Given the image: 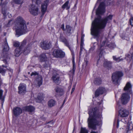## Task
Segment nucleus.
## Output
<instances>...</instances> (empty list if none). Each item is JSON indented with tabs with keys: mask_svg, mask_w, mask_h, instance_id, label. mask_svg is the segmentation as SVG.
I'll return each instance as SVG.
<instances>
[{
	"mask_svg": "<svg viewBox=\"0 0 133 133\" xmlns=\"http://www.w3.org/2000/svg\"><path fill=\"white\" fill-rule=\"evenodd\" d=\"M84 34H82V36H81V40L82 42V41L83 39L84 38Z\"/></svg>",
	"mask_w": 133,
	"mask_h": 133,
	"instance_id": "obj_53",
	"label": "nucleus"
},
{
	"mask_svg": "<svg viewBox=\"0 0 133 133\" xmlns=\"http://www.w3.org/2000/svg\"><path fill=\"white\" fill-rule=\"evenodd\" d=\"M75 85H74L73 86V87L72 88V89L71 92V94H72L73 93V92L75 90Z\"/></svg>",
	"mask_w": 133,
	"mask_h": 133,
	"instance_id": "obj_49",
	"label": "nucleus"
},
{
	"mask_svg": "<svg viewBox=\"0 0 133 133\" xmlns=\"http://www.w3.org/2000/svg\"><path fill=\"white\" fill-rule=\"evenodd\" d=\"M95 48L94 47L91 48L89 50V51L90 52L91 51H92Z\"/></svg>",
	"mask_w": 133,
	"mask_h": 133,
	"instance_id": "obj_52",
	"label": "nucleus"
},
{
	"mask_svg": "<svg viewBox=\"0 0 133 133\" xmlns=\"http://www.w3.org/2000/svg\"><path fill=\"white\" fill-rule=\"evenodd\" d=\"M55 90L56 92V95L61 96L64 94L63 89L60 87H56L55 89Z\"/></svg>",
	"mask_w": 133,
	"mask_h": 133,
	"instance_id": "obj_18",
	"label": "nucleus"
},
{
	"mask_svg": "<svg viewBox=\"0 0 133 133\" xmlns=\"http://www.w3.org/2000/svg\"><path fill=\"white\" fill-rule=\"evenodd\" d=\"M3 46L1 56L3 59V61L6 64L8 63V62L9 61L10 59L9 55L8 54V51L9 48L6 40L4 42Z\"/></svg>",
	"mask_w": 133,
	"mask_h": 133,
	"instance_id": "obj_5",
	"label": "nucleus"
},
{
	"mask_svg": "<svg viewBox=\"0 0 133 133\" xmlns=\"http://www.w3.org/2000/svg\"><path fill=\"white\" fill-rule=\"evenodd\" d=\"M26 40L25 39L21 43L19 48L22 50H24V47L26 45Z\"/></svg>",
	"mask_w": 133,
	"mask_h": 133,
	"instance_id": "obj_29",
	"label": "nucleus"
},
{
	"mask_svg": "<svg viewBox=\"0 0 133 133\" xmlns=\"http://www.w3.org/2000/svg\"><path fill=\"white\" fill-rule=\"evenodd\" d=\"M24 108H34L33 106L31 105H29L28 106L25 107Z\"/></svg>",
	"mask_w": 133,
	"mask_h": 133,
	"instance_id": "obj_51",
	"label": "nucleus"
},
{
	"mask_svg": "<svg viewBox=\"0 0 133 133\" xmlns=\"http://www.w3.org/2000/svg\"><path fill=\"white\" fill-rule=\"evenodd\" d=\"M64 102H65V100H64V101L63 103H64Z\"/></svg>",
	"mask_w": 133,
	"mask_h": 133,
	"instance_id": "obj_62",
	"label": "nucleus"
},
{
	"mask_svg": "<svg viewBox=\"0 0 133 133\" xmlns=\"http://www.w3.org/2000/svg\"><path fill=\"white\" fill-rule=\"evenodd\" d=\"M16 35L18 37L27 32L28 30L25 21L22 17H18L16 21Z\"/></svg>",
	"mask_w": 133,
	"mask_h": 133,
	"instance_id": "obj_3",
	"label": "nucleus"
},
{
	"mask_svg": "<svg viewBox=\"0 0 133 133\" xmlns=\"http://www.w3.org/2000/svg\"><path fill=\"white\" fill-rule=\"evenodd\" d=\"M108 46L111 48H113L115 47L116 45L114 43H112L109 44L108 45Z\"/></svg>",
	"mask_w": 133,
	"mask_h": 133,
	"instance_id": "obj_39",
	"label": "nucleus"
},
{
	"mask_svg": "<svg viewBox=\"0 0 133 133\" xmlns=\"http://www.w3.org/2000/svg\"><path fill=\"white\" fill-rule=\"evenodd\" d=\"M41 119L44 120H45L46 119V118L43 117H41Z\"/></svg>",
	"mask_w": 133,
	"mask_h": 133,
	"instance_id": "obj_56",
	"label": "nucleus"
},
{
	"mask_svg": "<svg viewBox=\"0 0 133 133\" xmlns=\"http://www.w3.org/2000/svg\"><path fill=\"white\" fill-rule=\"evenodd\" d=\"M2 84V80L1 79H0V86Z\"/></svg>",
	"mask_w": 133,
	"mask_h": 133,
	"instance_id": "obj_57",
	"label": "nucleus"
},
{
	"mask_svg": "<svg viewBox=\"0 0 133 133\" xmlns=\"http://www.w3.org/2000/svg\"><path fill=\"white\" fill-rule=\"evenodd\" d=\"M56 104V102L52 99L50 100L48 102V106L50 107L55 106Z\"/></svg>",
	"mask_w": 133,
	"mask_h": 133,
	"instance_id": "obj_23",
	"label": "nucleus"
},
{
	"mask_svg": "<svg viewBox=\"0 0 133 133\" xmlns=\"http://www.w3.org/2000/svg\"><path fill=\"white\" fill-rule=\"evenodd\" d=\"M132 129H133V125L132 126Z\"/></svg>",
	"mask_w": 133,
	"mask_h": 133,
	"instance_id": "obj_63",
	"label": "nucleus"
},
{
	"mask_svg": "<svg viewBox=\"0 0 133 133\" xmlns=\"http://www.w3.org/2000/svg\"><path fill=\"white\" fill-rule=\"evenodd\" d=\"M112 62L105 60L104 61L103 65L105 67L108 69H111L112 68Z\"/></svg>",
	"mask_w": 133,
	"mask_h": 133,
	"instance_id": "obj_19",
	"label": "nucleus"
},
{
	"mask_svg": "<svg viewBox=\"0 0 133 133\" xmlns=\"http://www.w3.org/2000/svg\"><path fill=\"white\" fill-rule=\"evenodd\" d=\"M83 49V47L81 45L80 50L82 51Z\"/></svg>",
	"mask_w": 133,
	"mask_h": 133,
	"instance_id": "obj_55",
	"label": "nucleus"
},
{
	"mask_svg": "<svg viewBox=\"0 0 133 133\" xmlns=\"http://www.w3.org/2000/svg\"><path fill=\"white\" fill-rule=\"evenodd\" d=\"M34 75L36 77H38V78L36 79V80L38 82V84L39 87L42 84V79L41 76L38 75V73L34 71L32 72L31 74V76Z\"/></svg>",
	"mask_w": 133,
	"mask_h": 133,
	"instance_id": "obj_11",
	"label": "nucleus"
},
{
	"mask_svg": "<svg viewBox=\"0 0 133 133\" xmlns=\"http://www.w3.org/2000/svg\"><path fill=\"white\" fill-rule=\"evenodd\" d=\"M47 123L49 124L46 126L48 128H49L53 125V122L52 121H51L49 122H48Z\"/></svg>",
	"mask_w": 133,
	"mask_h": 133,
	"instance_id": "obj_43",
	"label": "nucleus"
},
{
	"mask_svg": "<svg viewBox=\"0 0 133 133\" xmlns=\"http://www.w3.org/2000/svg\"><path fill=\"white\" fill-rule=\"evenodd\" d=\"M50 63L48 61H46L43 65V66L46 69L50 68Z\"/></svg>",
	"mask_w": 133,
	"mask_h": 133,
	"instance_id": "obj_31",
	"label": "nucleus"
},
{
	"mask_svg": "<svg viewBox=\"0 0 133 133\" xmlns=\"http://www.w3.org/2000/svg\"><path fill=\"white\" fill-rule=\"evenodd\" d=\"M19 94L25 93L26 91V85L24 83H20L18 87Z\"/></svg>",
	"mask_w": 133,
	"mask_h": 133,
	"instance_id": "obj_17",
	"label": "nucleus"
},
{
	"mask_svg": "<svg viewBox=\"0 0 133 133\" xmlns=\"http://www.w3.org/2000/svg\"><path fill=\"white\" fill-rule=\"evenodd\" d=\"M112 58L114 61H116V62H119L123 61V58H121L120 57H117L116 56H113Z\"/></svg>",
	"mask_w": 133,
	"mask_h": 133,
	"instance_id": "obj_30",
	"label": "nucleus"
},
{
	"mask_svg": "<svg viewBox=\"0 0 133 133\" xmlns=\"http://www.w3.org/2000/svg\"><path fill=\"white\" fill-rule=\"evenodd\" d=\"M129 22L130 25L132 26H133V17L131 16L129 20Z\"/></svg>",
	"mask_w": 133,
	"mask_h": 133,
	"instance_id": "obj_44",
	"label": "nucleus"
},
{
	"mask_svg": "<svg viewBox=\"0 0 133 133\" xmlns=\"http://www.w3.org/2000/svg\"><path fill=\"white\" fill-rule=\"evenodd\" d=\"M123 90L126 92L122 94L121 96V101L123 104H127L130 98V94H132V86L129 82H128L124 87Z\"/></svg>",
	"mask_w": 133,
	"mask_h": 133,
	"instance_id": "obj_4",
	"label": "nucleus"
},
{
	"mask_svg": "<svg viewBox=\"0 0 133 133\" xmlns=\"http://www.w3.org/2000/svg\"><path fill=\"white\" fill-rule=\"evenodd\" d=\"M13 112L14 115L17 116L22 113V110L21 109H14Z\"/></svg>",
	"mask_w": 133,
	"mask_h": 133,
	"instance_id": "obj_21",
	"label": "nucleus"
},
{
	"mask_svg": "<svg viewBox=\"0 0 133 133\" xmlns=\"http://www.w3.org/2000/svg\"><path fill=\"white\" fill-rule=\"evenodd\" d=\"M6 3L5 2H3V0H0V5H1L2 8V12L4 15L5 16L6 14V10H5L3 8L5 6Z\"/></svg>",
	"mask_w": 133,
	"mask_h": 133,
	"instance_id": "obj_20",
	"label": "nucleus"
},
{
	"mask_svg": "<svg viewBox=\"0 0 133 133\" xmlns=\"http://www.w3.org/2000/svg\"><path fill=\"white\" fill-rule=\"evenodd\" d=\"M49 3V0L45 1L44 2L42 3L41 5V11L43 13V15L44 14L47 8V6Z\"/></svg>",
	"mask_w": 133,
	"mask_h": 133,
	"instance_id": "obj_14",
	"label": "nucleus"
},
{
	"mask_svg": "<svg viewBox=\"0 0 133 133\" xmlns=\"http://www.w3.org/2000/svg\"><path fill=\"white\" fill-rule=\"evenodd\" d=\"M2 66L3 67H5V68H6V66H4V65H2Z\"/></svg>",
	"mask_w": 133,
	"mask_h": 133,
	"instance_id": "obj_60",
	"label": "nucleus"
},
{
	"mask_svg": "<svg viewBox=\"0 0 133 133\" xmlns=\"http://www.w3.org/2000/svg\"><path fill=\"white\" fill-rule=\"evenodd\" d=\"M52 78L53 82L57 84H58L60 82L59 75L56 72H53Z\"/></svg>",
	"mask_w": 133,
	"mask_h": 133,
	"instance_id": "obj_15",
	"label": "nucleus"
},
{
	"mask_svg": "<svg viewBox=\"0 0 133 133\" xmlns=\"http://www.w3.org/2000/svg\"><path fill=\"white\" fill-rule=\"evenodd\" d=\"M126 58L127 61L129 62L133 59V57L130 54H128L126 57Z\"/></svg>",
	"mask_w": 133,
	"mask_h": 133,
	"instance_id": "obj_33",
	"label": "nucleus"
},
{
	"mask_svg": "<svg viewBox=\"0 0 133 133\" xmlns=\"http://www.w3.org/2000/svg\"><path fill=\"white\" fill-rule=\"evenodd\" d=\"M1 27H2V24H0V30H1Z\"/></svg>",
	"mask_w": 133,
	"mask_h": 133,
	"instance_id": "obj_58",
	"label": "nucleus"
},
{
	"mask_svg": "<svg viewBox=\"0 0 133 133\" xmlns=\"http://www.w3.org/2000/svg\"><path fill=\"white\" fill-rule=\"evenodd\" d=\"M119 113L121 117H126L129 115V112L125 109H120L119 111Z\"/></svg>",
	"mask_w": 133,
	"mask_h": 133,
	"instance_id": "obj_13",
	"label": "nucleus"
},
{
	"mask_svg": "<svg viewBox=\"0 0 133 133\" xmlns=\"http://www.w3.org/2000/svg\"><path fill=\"white\" fill-rule=\"evenodd\" d=\"M52 55L56 58H63L65 57V53L60 49H55L53 52Z\"/></svg>",
	"mask_w": 133,
	"mask_h": 133,
	"instance_id": "obj_8",
	"label": "nucleus"
},
{
	"mask_svg": "<svg viewBox=\"0 0 133 133\" xmlns=\"http://www.w3.org/2000/svg\"><path fill=\"white\" fill-rule=\"evenodd\" d=\"M105 12V3L102 2L96 10V14L98 16L92 22L90 29L91 34L96 38L97 41H98L100 35L103 31L107 22L111 20L112 18V16L109 15L104 18H101L99 15H102Z\"/></svg>",
	"mask_w": 133,
	"mask_h": 133,
	"instance_id": "obj_1",
	"label": "nucleus"
},
{
	"mask_svg": "<svg viewBox=\"0 0 133 133\" xmlns=\"http://www.w3.org/2000/svg\"><path fill=\"white\" fill-rule=\"evenodd\" d=\"M25 110L29 112L30 114H33L34 112L35 109H25Z\"/></svg>",
	"mask_w": 133,
	"mask_h": 133,
	"instance_id": "obj_36",
	"label": "nucleus"
},
{
	"mask_svg": "<svg viewBox=\"0 0 133 133\" xmlns=\"http://www.w3.org/2000/svg\"><path fill=\"white\" fill-rule=\"evenodd\" d=\"M105 42L103 41V42L102 44L100 46V49L101 50L100 54L101 53V51H102V50H103L104 49V47L103 46L105 44Z\"/></svg>",
	"mask_w": 133,
	"mask_h": 133,
	"instance_id": "obj_42",
	"label": "nucleus"
},
{
	"mask_svg": "<svg viewBox=\"0 0 133 133\" xmlns=\"http://www.w3.org/2000/svg\"><path fill=\"white\" fill-rule=\"evenodd\" d=\"M106 91L105 88L102 87H99L97 89L95 92V95L96 97H98L99 95L103 94Z\"/></svg>",
	"mask_w": 133,
	"mask_h": 133,
	"instance_id": "obj_12",
	"label": "nucleus"
},
{
	"mask_svg": "<svg viewBox=\"0 0 133 133\" xmlns=\"http://www.w3.org/2000/svg\"><path fill=\"white\" fill-rule=\"evenodd\" d=\"M69 3V1H67L62 6V9H64L66 8V10H68L69 9L70 6L68 5Z\"/></svg>",
	"mask_w": 133,
	"mask_h": 133,
	"instance_id": "obj_26",
	"label": "nucleus"
},
{
	"mask_svg": "<svg viewBox=\"0 0 133 133\" xmlns=\"http://www.w3.org/2000/svg\"><path fill=\"white\" fill-rule=\"evenodd\" d=\"M13 45L15 47H17L19 46V42H16L14 43Z\"/></svg>",
	"mask_w": 133,
	"mask_h": 133,
	"instance_id": "obj_47",
	"label": "nucleus"
},
{
	"mask_svg": "<svg viewBox=\"0 0 133 133\" xmlns=\"http://www.w3.org/2000/svg\"><path fill=\"white\" fill-rule=\"evenodd\" d=\"M3 91L1 90H0V100H1L3 103L4 100V97L3 96Z\"/></svg>",
	"mask_w": 133,
	"mask_h": 133,
	"instance_id": "obj_32",
	"label": "nucleus"
},
{
	"mask_svg": "<svg viewBox=\"0 0 133 133\" xmlns=\"http://www.w3.org/2000/svg\"><path fill=\"white\" fill-rule=\"evenodd\" d=\"M14 21L13 19H11L9 21L7 24H6L4 26V28L9 27L11 26L14 23Z\"/></svg>",
	"mask_w": 133,
	"mask_h": 133,
	"instance_id": "obj_22",
	"label": "nucleus"
},
{
	"mask_svg": "<svg viewBox=\"0 0 133 133\" xmlns=\"http://www.w3.org/2000/svg\"><path fill=\"white\" fill-rule=\"evenodd\" d=\"M130 54L133 57V47H131L130 50Z\"/></svg>",
	"mask_w": 133,
	"mask_h": 133,
	"instance_id": "obj_48",
	"label": "nucleus"
},
{
	"mask_svg": "<svg viewBox=\"0 0 133 133\" xmlns=\"http://www.w3.org/2000/svg\"><path fill=\"white\" fill-rule=\"evenodd\" d=\"M94 83L96 85H99L101 84V81L99 78H96L94 80Z\"/></svg>",
	"mask_w": 133,
	"mask_h": 133,
	"instance_id": "obj_28",
	"label": "nucleus"
},
{
	"mask_svg": "<svg viewBox=\"0 0 133 133\" xmlns=\"http://www.w3.org/2000/svg\"><path fill=\"white\" fill-rule=\"evenodd\" d=\"M51 43L47 41L41 42L40 43V46L43 49L48 50L51 48Z\"/></svg>",
	"mask_w": 133,
	"mask_h": 133,
	"instance_id": "obj_10",
	"label": "nucleus"
},
{
	"mask_svg": "<svg viewBox=\"0 0 133 133\" xmlns=\"http://www.w3.org/2000/svg\"><path fill=\"white\" fill-rule=\"evenodd\" d=\"M90 133H98L97 132H96L93 130H92Z\"/></svg>",
	"mask_w": 133,
	"mask_h": 133,
	"instance_id": "obj_54",
	"label": "nucleus"
},
{
	"mask_svg": "<svg viewBox=\"0 0 133 133\" xmlns=\"http://www.w3.org/2000/svg\"><path fill=\"white\" fill-rule=\"evenodd\" d=\"M6 71V70L0 67V73H1L2 75L4 74Z\"/></svg>",
	"mask_w": 133,
	"mask_h": 133,
	"instance_id": "obj_41",
	"label": "nucleus"
},
{
	"mask_svg": "<svg viewBox=\"0 0 133 133\" xmlns=\"http://www.w3.org/2000/svg\"><path fill=\"white\" fill-rule=\"evenodd\" d=\"M59 40L60 42L63 43L65 45L67 46L70 50L72 51V49H71L69 42L68 39L65 37L63 35L61 34H60L59 37Z\"/></svg>",
	"mask_w": 133,
	"mask_h": 133,
	"instance_id": "obj_9",
	"label": "nucleus"
},
{
	"mask_svg": "<svg viewBox=\"0 0 133 133\" xmlns=\"http://www.w3.org/2000/svg\"><path fill=\"white\" fill-rule=\"evenodd\" d=\"M99 111L98 109H89L88 110L89 115V117L88 119V126L94 130L96 129V126L101 121V110L100 112Z\"/></svg>",
	"mask_w": 133,
	"mask_h": 133,
	"instance_id": "obj_2",
	"label": "nucleus"
},
{
	"mask_svg": "<svg viewBox=\"0 0 133 133\" xmlns=\"http://www.w3.org/2000/svg\"><path fill=\"white\" fill-rule=\"evenodd\" d=\"M30 45L28 44L24 50H22L19 47L17 48L15 50V56L16 57H18L22 52L25 55H27L30 51Z\"/></svg>",
	"mask_w": 133,
	"mask_h": 133,
	"instance_id": "obj_6",
	"label": "nucleus"
},
{
	"mask_svg": "<svg viewBox=\"0 0 133 133\" xmlns=\"http://www.w3.org/2000/svg\"><path fill=\"white\" fill-rule=\"evenodd\" d=\"M66 29L68 35H70L71 34V31L72 29V28L69 25H66Z\"/></svg>",
	"mask_w": 133,
	"mask_h": 133,
	"instance_id": "obj_25",
	"label": "nucleus"
},
{
	"mask_svg": "<svg viewBox=\"0 0 133 133\" xmlns=\"http://www.w3.org/2000/svg\"><path fill=\"white\" fill-rule=\"evenodd\" d=\"M43 94H38L37 98V102L39 103L41 102L43 99Z\"/></svg>",
	"mask_w": 133,
	"mask_h": 133,
	"instance_id": "obj_24",
	"label": "nucleus"
},
{
	"mask_svg": "<svg viewBox=\"0 0 133 133\" xmlns=\"http://www.w3.org/2000/svg\"><path fill=\"white\" fill-rule=\"evenodd\" d=\"M19 108V107H16V108Z\"/></svg>",
	"mask_w": 133,
	"mask_h": 133,
	"instance_id": "obj_61",
	"label": "nucleus"
},
{
	"mask_svg": "<svg viewBox=\"0 0 133 133\" xmlns=\"http://www.w3.org/2000/svg\"><path fill=\"white\" fill-rule=\"evenodd\" d=\"M119 120L118 119L117 121H115L114 122V125H115V124H117V127L118 128L119 126Z\"/></svg>",
	"mask_w": 133,
	"mask_h": 133,
	"instance_id": "obj_45",
	"label": "nucleus"
},
{
	"mask_svg": "<svg viewBox=\"0 0 133 133\" xmlns=\"http://www.w3.org/2000/svg\"><path fill=\"white\" fill-rule=\"evenodd\" d=\"M42 0H32V2H34L37 4H40L41 3Z\"/></svg>",
	"mask_w": 133,
	"mask_h": 133,
	"instance_id": "obj_40",
	"label": "nucleus"
},
{
	"mask_svg": "<svg viewBox=\"0 0 133 133\" xmlns=\"http://www.w3.org/2000/svg\"><path fill=\"white\" fill-rule=\"evenodd\" d=\"M61 28L62 29L63 31H64L65 30V29L64 28V24H63L62 25Z\"/></svg>",
	"mask_w": 133,
	"mask_h": 133,
	"instance_id": "obj_50",
	"label": "nucleus"
},
{
	"mask_svg": "<svg viewBox=\"0 0 133 133\" xmlns=\"http://www.w3.org/2000/svg\"><path fill=\"white\" fill-rule=\"evenodd\" d=\"M73 68H72V74L74 75L75 74V71L76 69V68L75 65V63L74 60H72Z\"/></svg>",
	"mask_w": 133,
	"mask_h": 133,
	"instance_id": "obj_38",
	"label": "nucleus"
},
{
	"mask_svg": "<svg viewBox=\"0 0 133 133\" xmlns=\"http://www.w3.org/2000/svg\"><path fill=\"white\" fill-rule=\"evenodd\" d=\"M23 0H13L14 2L17 4H21L23 3Z\"/></svg>",
	"mask_w": 133,
	"mask_h": 133,
	"instance_id": "obj_34",
	"label": "nucleus"
},
{
	"mask_svg": "<svg viewBox=\"0 0 133 133\" xmlns=\"http://www.w3.org/2000/svg\"><path fill=\"white\" fill-rule=\"evenodd\" d=\"M123 76V74L121 71H117L113 73L112 76V80L113 83L115 84H117L119 78Z\"/></svg>",
	"mask_w": 133,
	"mask_h": 133,
	"instance_id": "obj_7",
	"label": "nucleus"
},
{
	"mask_svg": "<svg viewBox=\"0 0 133 133\" xmlns=\"http://www.w3.org/2000/svg\"><path fill=\"white\" fill-rule=\"evenodd\" d=\"M82 51H81V50H80L79 54L80 55H81V54Z\"/></svg>",
	"mask_w": 133,
	"mask_h": 133,
	"instance_id": "obj_59",
	"label": "nucleus"
},
{
	"mask_svg": "<svg viewBox=\"0 0 133 133\" xmlns=\"http://www.w3.org/2000/svg\"><path fill=\"white\" fill-rule=\"evenodd\" d=\"M80 133H88V131L85 128L81 127Z\"/></svg>",
	"mask_w": 133,
	"mask_h": 133,
	"instance_id": "obj_37",
	"label": "nucleus"
},
{
	"mask_svg": "<svg viewBox=\"0 0 133 133\" xmlns=\"http://www.w3.org/2000/svg\"><path fill=\"white\" fill-rule=\"evenodd\" d=\"M38 9L35 6V5L32 4L31 6L29 11L31 14L34 15H37L38 14Z\"/></svg>",
	"mask_w": 133,
	"mask_h": 133,
	"instance_id": "obj_16",
	"label": "nucleus"
},
{
	"mask_svg": "<svg viewBox=\"0 0 133 133\" xmlns=\"http://www.w3.org/2000/svg\"><path fill=\"white\" fill-rule=\"evenodd\" d=\"M101 102H97L96 101H94L93 102V104L96 106V107H95L94 108H96L97 107H99V105L101 104Z\"/></svg>",
	"mask_w": 133,
	"mask_h": 133,
	"instance_id": "obj_35",
	"label": "nucleus"
},
{
	"mask_svg": "<svg viewBox=\"0 0 133 133\" xmlns=\"http://www.w3.org/2000/svg\"><path fill=\"white\" fill-rule=\"evenodd\" d=\"M100 0H98V1H100Z\"/></svg>",
	"mask_w": 133,
	"mask_h": 133,
	"instance_id": "obj_64",
	"label": "nucleus"
},
{
	"mask_svg": "<svg viewBox=\"0 0 133 133\" xmlns=\"http://www.w3.org/2000/svg\"><path fill=\"white\" fill-rule=\"evenodd\" d=\"M8 74L9 75L10 77H11L12 74L13 70L11 69H8Z\"/></svg>",
	"mask_w": 133,
	"mask_h": 133,
	"instance_id": "obj_46",
	"label": "nucleus"
},
{
	"mask_svg": "<svg viewBox=\"0 0 133 133\" xmlns=\"http://www.w3.org/2000/svg\"><path fill=\"white\" fill-rule=\"evenodd\" d=\"M40 58L41 61H44L46 60L47 57L45 54H42L41 55Z\"/></svg>",
	"mask_w": 133,
	"mask_h": 133,
	"instance_id": "obj_27",
	"label": "nucleus"
}]
</instances>
